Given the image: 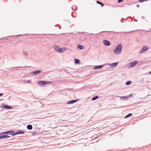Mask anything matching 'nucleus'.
I'll return each mask as SVG.
<instances>
[{"instance_id": "obj_1", "label": "nucleus", "mask_w": 151, "mask_h": 151, "mask_svg": "<svg viewBox=\"0 0 151 151\" xmlns=\"http://www.w3.org/2000/svg\"><path fill=\"white\" fill-rule=\"evenodd\" d=\"M122 47H123L121 44H119L116 46V48L113 50V52L116 55L120 54L122 52Z\"/></svg>"}, {"instance_id": "obj_2", "label": "nucleus", "mask_w": 151, "mask_h": 151, "mask_svg": "<svg viewBox=\"0 0 151 151\" xmlns=\"http://www.w3.org/2000/svg\"><path fill=\"white\" fill-rule=\"evenodd\" d=\"M52 83V81H38L37 82V84L42 86L46 85L51 84Z\"/></svg>"}, {"instance_id": "obj_3", "label": "nucleus", "mask_w": 151, "mask_h": 151, "mask_svg": "<svg viewBox=\"0 0 151 151\" xmlns=\"http://www.w3.org/2000/svg\"><path fill=\"white\" fill-rule=\"evenodd\" d=\"M10 136L7 135L6 131L0 133V139H6L9 138Z\"/></svg>"}, {"instance_id": "obj_4", "label": "nucleus", "mask_w": 151, "mask_h": 151, "mask_svg": "<svg viewBox=\"0 0 151 151\" xmlns=\"http://www.w3.org/2000/svg\"><path fill=\"white\" fill-rule=\"evenodd\" d=\"M0 107L3 109H10L13 108V107L10 106L8 105L5 104H2L0 105Z\"/></svg>"}, {"instance_id": "obj_5", "label": "nucleus", "mask_w": 151, "mask_h": 151, "mask_svg": "<svg viewBox=\"0 0 151 151\" xmlns=\"http://www.w3.org/2000/svg\"><path fill=\"white\" fill-rule=\"evenodd\" d=\"M138 62L137 60H134L133 62L130 63L128 66L129 68H132L134 67L137 63Z\"/></svg>"}, {"instance_id": "obj_6", "label": "nucleus", "mask_w": 151, "mask_h": 151, "mask_svg": "<svg viewBox=\"0 0 151 151\" xmlns=\"http://www.w3.org/2000/svg\"><path fill=\"white\" fill-rule=\"evenodd\" d=\"M7 135H10L13 136L16 135L15 132L14 131L10 130L6 131Z\"/></svg>"}, {"instance_id": "obj_7", "label": "nucleus", "mask_w": 151, "mask_h": 151, "mask_svg": "<svg viewBox=\"0 0 151 151\" xmlns=\"http://www.w3.org/2000/svg\"><path fill=\"white\" fill-rule=\"evenodd\" d=\"M149 48V47L148 46H144L140 51L139 52V53L141 54L143 52H145L146 50H148Z\"/></svg>"}, {"instance_id": "obj_8", "label": "nucleus", "mask_w": 151, "mask_h": 151, "mask_svg": "<svg viewBox=\"0 0 151 151\" xmlns=\"http://www.w3.org/2000/svg\"><path fill=\"white\" fill-rule=\"evenodd\" d=\"M54 49L56 51L60 53H62V50L61 48L57 45H55L54 46Z\"/></svg>"}, {"instance_id": "obj_9", "label": "nucleus", "mask_w": 151, "mask_h": 151, "mask_svg": "<svg viewBox=\"0 0 151 151\" xmlns=\"http://www.w3.org/2000/svg\"><path fill=\"white\" fill-rule=\"evenodd\" d=\"M79 100V99H78L76 100H70L67 103V104H73L78 101Z\"/></svg>"}, {"instance_id": "obj_10", "label": "nucleus", "mask_w": 151, "mask_h": 151, "mask_svg": "<svg viewBox=\"0 0 151 151\" xmlns=\"http://www.w3.org/2000/svg\"><path fill=\"white\" fill-rule=\"evenodd\" d=\"M42 71L41 70H36L35 71L31 72V74L33 75H36L42 72Z\"/></svg>"}, {"instance_id": "obj_11", "label": "nucleus", "mask_w": 151, "mask_h": 151, "mask_svg": "<svg viewBox=\"0 0 151 151\" xmlns=\"http://www.w3.org/2000/svg\"><path fill=\"white\" fill-rule=\"evenodd\" d=\"M103 43L106 46H109L111 45V43L110 42L106 40H105L103 41Z\"/></svg>"}, {"instance_id": "obj_12", "label": "nucleus", "mask_w": 151, "mask_h": 151, "mask_svg": "<svg viewBox=\"0 0 151 151\" xmlns=\"http://www.w3.org/2000/svg\"><path fill=\"white\" fill-rule=\"evenodd\" d=\"M16 133V135L17 134H23L25 133V132L24 131L19 130L18 131H17L15 132Z\"/></svg>"}, {"instance_id": "obj_13", "label": "nucleus", "mask_w": 151, "mask_h": 151, "mask_svg": "<svg viewBox=\"0 0 151 151\" xmlns=\"http://www.w3.org/2000/svg\"><path fill=\"white\" fill-rule=\"evenodd\" d=\"M118 63V62H115L109 64V65H110L111 68H114L117 65Z\"/></svg>"}, {"instance_id": "obj_14", "label": "nucleus", "mask_w": 151, "mask_h": 151, "mask_svg": "<svg viewBox=\"0 0 151 151\" xmlns=\"http://www.w3.org/2000/svg\"><path fill=\"white\" fill-rule=\"evenodd\" d=\"M104 65H95L93 67V69H100L103 68Z\"/></svg>"}, {"instance_id": "obj_15", "label": "nucleus", "mask_w": 151, "mask_h": 151, "mask_svg": "<svg viewBox=\"0 0 151 151\" xmlns=\"http://www.w3.org/2000/svg\"><path fill=\"white\" fill-rule=\"evenodd\" d=\"M77 49L79 50L83 49L84 48V46L81 45H78L77 46Z\"/></svg>"}, {"instance_id": "obj_16", "label": "nucleus", "mask_w": 151, "mask_h": 151, "mask_svg": "<svg viewBox=\"0 0 151 151\" xmlns=\"http://www.w3.org/2000/svg\"><path fill=\"white\" fill-rule=\"evenodd\" d=\"M96 3L97 4H100V5H101V7H102L103 6H104V4L103 3H102V2H101L99 1H97Z\"/></svg>"}, {"instance_id": "obj_17", "label": "nucleus", "mask_w": 151, "mask_h": 151, "mask_svg": "<svg viewBox=\"0 0 151 151\" xmlns=\"http://www.w3.org/2000/svg\"><path fill=\"white\" fill-rule=\"evenodd\" d=\"M27 128L29 130H31L32 129V126L30 124L28 125L27 126Z\"/></svg>"}, {"instance_id": "obj_18", "label": "nucleus", "mask_w": 151, "mask_h": 151, "mask_svg": "<svg viewBox=\"0 0 151 151\" xmlns=\"http://www.w3.org/2000/svg\"><path fill=\"white\" fill-rule=\"evenodd\" d=\"M74 61L75 64H79L80 63L79 60L76 58L75 59Z\"/></svg>"}, {"instance_id": "obj_19", "label": "nucleus", "mask_w": 151, "mask_h": 151, "mask_svg": "<svg viewBox=\"0 0 151 151\" xmlns=\"http://www.w3.org/2000/svg\"><path fill=\"white\" fill-rule=\"evenodd\" d=\"M99 97V96H95L93 97L92 98L91 100L92 101H94L97 99Z\"/></svg>"}, {"instance_id": "obj_20", "label": "nucleus", "mask_w": 151, "mask_h": 151, "mask_svg": "<svg viewBox=\"0 0 151 151\" xmlns=\"http://www.w3.org/2000/svg\"><path fill=\"white\" fill-rule=\"evenodd\" d=\"M131 83L132 82L131 81H126L125 84L127 86H128L130 85Z\"/></svg>"}, {"instance_id": "obj_21", "label": "nucleus", "mask_w": 151, "mask_h": 151, "mask_svg": "<svg viewBox=\"0 0 151 151\" xmlns=\"http://www.w3.org/2000/svg\"><path fill=\"white\" fill-rule=\"evenodd\" d=\"M132 113H129L127 114V115H126L125 117H124V119H126L131 116H132Z\"/></svg>"}, {"instance_id": "obj_22", "label": "nucleus", "mask_w": 151, "mask_h": 151, "mask_svg": "<svg viewBox=\"0 0 151 151\" xmlns=\"http://www.w3.org/2000/svg\"><path fill=\"white\" fill-rule=\"evenodd\" d=\"M120 99H126L127 98H128V97L127 96H121L120 97Z\"/></svg>"}, {"instance_id": "obj_23", "label": "nucleus", "mask_w": 151, "mask_h": 151, "mask_svg": "<svg viewBox=\"0 0 151 151\" xmlns=\"http://www.w3.org/2000/svg\"><path fill=\"white\" fill-rule=\"evenodd\" d=\"M61 50H62V52H63L65 50H66L67 48L66 47H64L61 48Z\"/></svg>"}, {"instance_id": "obj_24", "label": "nucleus", "mask_w": 151, "mask_h": 151, "mask_svg": "<svg viewBox=\"0 0 151 151\" xmlns=\"http://www.w3.org/2000/svg\"><path fill=\"white\" fill-rule=\"evenodd\" d=\"M23 53L24 55H28V54L27 52H26L24 51H23Z\"/></svg>"}, {"instance_id": "obj_25", "label": "nucleus", "mask_w": 151, "mask_h": 151, "mask_svg": "<svg viewBox=\"0 0 151 151\" xmlns=\"http://www.w3.org/2000/svg\"><path fill=\"white\" fill-rule=\"evenodd\" d=\"M148 0H139V1L140 2H143L144 1H148Z\"/></svg>"}, {"instance_id": "obj_26", "label": "nucleus", "mask_w": 151, "mask_h": 151, "mask_svg": "<svg viewBox=\"0 0 151 151\" xmlns=\"http://www.w3.org/2000/svg\"><path fill=\"white\" fill-rule=\"evenodd\" d=\"M132 96H133V95H132V93L129 95V96H127V97H128V98H130Z\"/></svg>"}, {"instance_id": "obj_27", "label": "nucleus", "mask_w": 151, "mask_h": 151, "mask_svg": "<svg viewBox=\"0 0 151 151\" xmlns=\"http://www.w3.org/2000/svg\"><path fill=\"white\" fill-rule=\"evenodd\" d=\"M123 1H124V0H118V3H121V2H122Z\"/></svg>"}, {"instance_id": "obj_28", "label": "nucleus", "mask_w": 151, "mask_h": 151, "mask_svg": "<svg viewBox=\"0 0 151 151\" xmlns=\"http://www.w3.org/2000/svg\"><path fill=\"white\" fill-rule=\"evenodd\" d=\"M132 32V31L129 32H121L122 33V34L124 35V33H130V32Z\"/></svg>"}, {"instance_id": "obj_29", "label": "nucleus", "mask_w": 151, "mask_h": 151, "mask_svg": "<svg viewBox=\"0 0 151 151\" xmlns=\"http://www.w3.org/2000/svg\"><path fill=\"white\" fill-rule=\"evenodd\" d=\"M27 82L28 83H31L32 82V81L30 80H29L27 81Z\"/></svg>"}, {"instance_id": "obj_30", "label": "nucleus", "mask_w": 151, "mask_h": 151, "mask_svg": "<svg viewBox=\"0 0 151 151\" xmlns=\"http://www.w3.org/2000/svg\"><path fill=\"white\" fill-rule=\"evenodd\" d=\"M78 34H81V35H82V34H84V32H78Z\"/></svg>"}, {"instance_id": "obj_31", "label": "nucleus", "mask_w": 151, "mask_h": 151, "mask_svg": "<svg viewBox=\"0 0 151 151\" xmlns=\"http://www.w3.org/2000/svg\"><path fill=\"white\" fill-rule=\"evenodd\" d=\"M144 80L143 79H142L141 80H139V83H141Z\"/></svg>"}, {"instance_id": "obj_32", "label": "nucleus", "mask_w": 151, "mask_h": 151, "mask_svg": "<svg viewBox=\"0 0 151 151\" xmlns=\"http://www.w3.org/2000/svg\"><path fill=\"white\" fill-rule=\"evenodd\" d=\"M25 67H21V66H19V67H14L15 68H24Z\"/></svg>"}, {"instance_id": "obj_33", "label": "nucleus", "mask_w": 151, "mask_h": 151, "mask_svg": "<svg viewBox=\"0 0 151 151\" xmlns=\"http://www.w3.org/2000/svg\"><path fill=\"white\" fill-rule=\"evenodd\" d=\"M4 93H0V97L2 96L3 95Z\"/></svg>"}, {"instance_id": "obj_34", "label": "nucleus", "mask_w": 151, "mask_h": 151, "mask_svg": "<svg viewBox=\"0 0 151 151\" xmlns=\"http://www.w3.org/2000/svg\"><path fill=\"white\" fill-rule=\"evenodd\" d=\"M22 35H16V37H19V36H21Z\"/></svg>"}, {"instance_id": "obj_35", "label": "nucleus", "mask_w": 151, "mask_h": 151, "mask_svg": "<svg viewBox=\"0 0 151 151\" xmlns=\"http://www.w3.org/2000/svg\"><path fill=\"white\" fill-rule=\"evenodd\" d=\"M136 6L137 7L139 8V4H137V5Z\"/></svg>"}, {"instance_id": "obj_36", "label": "nucleus", "mask_w": 151, "mask_h": 151, "mask_svg": "<svg viewBox=\"0 0 151 151\" xmlns=\"http://www.w3.org/2000/svg\"><path fill=\"white\" fill-rule=\"evenodd\" d=\"M73 7L76 8V7H76V6H72V9H73Z\"/></svg>"}, {"instance_id": "obj_37", "label": "nucleus", "mask_w": 151, "mask_h": 151, "mask_svg": "<svg viewBox=\"0 0 151 151\" xmlns=\"http://www.w3.org/2000/svg\"><path fill=\"white\" fill-rule=\"evenodd\" d=\"M142 19H145V17L144 16H142Z\"/></svg>"}, {"instance_id": "obj_38", "label": "nucleus", "mask_w": 151, "mask_h": 151, "mask_svg": "<svg viewBox=\"0 0 151 151\" xmlns=\"http://www.w3.org/2000/svg\"><path fill=\"white\" fill-rule=\"evenodd\" d=\"M138 20L137 19H134V21H135V22H137V21Z\"/></svg>"}, {"instance_id": "obj_39", "label": "nucleus", "mask_w": 151, "mask_h": 151, "mask_svg": "<svg viewBox=\"0 0 151 151\" xmlns=\"http://www.w3.org/2000/svg\"><path fill=\"white\" fill-rule=\"evenodd\" d=\"M69 34V33H65V35H68V34Z\"/></svg>"}, {"instance_id": "obj_40", "label": "nucleus", "mask_w": 151, "mask_h": 151, "mask_svg": "<svg viewBox=\"0 0 151 151\" xmlns=\"http://www.w3.org/2000/svg\"><path fill=\"white\" fill-rule=\"evenodd\" d=\"M54 35V34H47V35Z\"/></svg>"}, {"instance_id": "obj_41", "label": "nucleus", "mask_w": 151, "mask_h": 151, "mask_svg": "<svg viewBox=\"0 0 151 151\" xmlns=\"http://www.w3.org/2000/svg\"><path fill=\"white\" fill-rule=\"evenodd\" d=\"M106 32L107 31H103V32H100V33H101L102 32Z\"/></svg>"}, {"instance_id": "obj_42", "label": "nucleus", "mask_w": 151, "mask_h": 151, "mask_svg": "<svg viewBox=\"0 0 151 151\" xmlns=\"http://www.w3.org/2000/svg\"><path fill=\"white\" fill-rule=\"evenodd\" d=\"M149 73L151 74V71L149 72Z\"/></svg>"}, {"instance_id": "obj_43", "label": "nucleus", "mask_w": 151, "mask_h": 151, "mask_svg": "<svg viewBox=\"0 0 151 151\" xmlns=\"http://www.w3.org/2000/svg\"><path fill=\"white\" fill-rule=\"evenodd\" d=\"M98 137H95V138L94 139H96V138H98Z\"/></svg>"}, {"instance_id": "obj_44", "label": "nucleus", "mask_w": 151, "mask_h": 151, "mask_svg": "<svg viewBox=\"0 0 151 151\" xmlns=\"http://www.w3.org/2000/svg\"><path fill=\"white\" fill-rule=\"evenodd\" d=\"M90 34L91 35H94V34H93V33H91V34Z\"/></svg>"}, {"instance_id": "obj_45", "label": "nucleus", "mask_w": 151, "mask_h": 151, "mask_svg": "<svg viewBox=\"0 0 151 151\" xmlns=\"http://www.w3.org/2000/svg\"><path fill=\"white\" fill-rule=\"evenodd\" d=\"M120 21H121V22H122V20H120Z\"/></svg>"}, {"instance_id": "obj_46", "label": "nucleus", "mask_w": 151, "mask_h": 151, "mask_svg": "<svg viewBox=\"0 0 151 151\" xmlns=\"http://www.w3.org/2000/svg\"><path fill=\"white\" fill-rule=\"evenodd\" d=\"M37 35H40L41 34H37Z\"/></svg>"}, {"instance_id": "obj_47", "label": "nucleus", "mask_w": 151, "mask_h": 151, "mask_svg": "<svg viewBox=\"0 0 151 151\" xmlns=\"http://www.w3.org/2000/svg\"><path fill=\"white\" fill-rule=\"evenodd\" d=\"M35 132H34V133H33V134H35Z\"/></svg>"}, {"instance_id": "obj_48", "label": "nucleus", "mask_w": 151, "mask_h": 151, "mask_svg": "<svg viewBox=\"0 0 151 151\" xmlns=\"http://www.w3.org/2000/svg\"><path fill=\"white\" fill-rule=\"evenodd\" d=\"M44 35H45V34H44ZM47 34H45V35H46Z\"/></svg>"}]
</instances>
